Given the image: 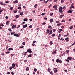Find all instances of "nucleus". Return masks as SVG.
I'll use <instances>...</instances> for the list:
<instances>
[{
  "instance_id": "1",
  "label": "nucleus",
  "mask_w": 75,
  "mask_h": 75,
  "mask_svg": "<svg viewBox=\"0 0 75 75\" xmlns=\"http://www.w3.org/2000/svg\"><path fill=\"white\" fill-rule=\"evenodd\" d=\"M62 10H63V8H62V7H61L59 8V12H60V13H63V11H62Z\"/></svg>"
},
{
  "instance_id": "2",
  "label": "nucleus",
  "mask_w": 75,
  "mask_h": 75,
  "mask_svg": "<svg viewBox=\"0 0 75 75\" xmlns=\"http://www.w3.org/2000/svg\"><path fill=\"white\" fill-rule=\"evenodd\" d=\"M53 70L54 71V73H56V72H58V69L57 68H54L53 69Z\"/></svg>"
},
{
  "instance_id": "3",
  "label": "nucleus",
  "mask_w": 75,
  "mask_h": 75,
  "mask_svg": "<svg viewBox=\"0 0 75 75\" xmlns=\"http://www.w3.org/2000/svg\"><path fill=\"white\" fill-rule=\"evenodd\" d=\"M13 35L14 36H15V37H20V35L17 33L14 34Z\"/></svg>"
},
{
  "instance_id": "4",
  "label": "nucleus",
  "mask_w": 75,
  "mask_h": 75,
  "mask_svg": "<svg viewBox=\"0 0 75 75\" xmlns=\"http://www.w3.org/2000/svg\"><path fill=\"white\" fill-rule=\"evenodd\" d=\"M12 68H14L15 67V64L14 63H13L12 64Z\"/></svg>"
},
{
  "instance_id": "5",
  "label": "nucleus",
  "mask_w": 75,
  "mask_h": 75,
  "mask_svg": "<svg viewBox=\"0 0 75 75\" xmlns=\"http://www.w3.org/2000/svg\"><path fill=\"white\" fill-rule=\"evenodd\" d=\"M52 30H50V33L48 34V35H51V34H52Z\"/></svg>"
},
{
  "instance_id": "6",
  "label": "nucleus",
  "mask_w": 75,
  "mask_h": 75,
  "mask_svg": "<svg viewBox=\"0 0 75 75\" xmlns=\"http://www.w3.org/2000/svg\"><path fill=\"white\" fill-rule=\"evenodd\" d=\"M13 3H14L15 4H16V3H18V0H16L14 1L13 2Z\"/></svg>"
},
{
  "instance_id": "7",
  "label": "nucleus",
  "mask_w": 75,
  "mask_h": 75,
  "mask_svg": "<svg viewBox=\"0 0 75 75\" xmlns=\"http://www.w3.org/2000/svg\"><path fill=\"white\" fill-rule=\"evenodd\" d=\"M27 27V24L24 25L23 26V27L24 28H25V27Z\"/></svg>"
},
{
  "instance_id": "8",
  "label": "nucleus",
  "mask_w": 75,
  "mask_h": 75,
  "mask_svg": "<svg viewBox=\"0 0 75 75\" xmlns=\"http://www.w3.org/2000/svg\"><path fill=\"white\" fill-rule=\"evenodd\" d=\"M53 19H50L49 20V21H50V23H51L52 22H53Z\"/></svg>"
},
{
  "instance_id": "9",
  "label": "nucleus",
  "mask_w": 75,
  "mask_h": 75,
  "mask_svg": "<svg viewBox=\"0 0 75 75\" xmlns=\"http://www.w3.org/2000/svg\"><path fill=\"white\" fill-rule=\"evenodd\" d=\"M67 59L69 60H72V57H68L67 58Z\"/></svg>"
},
{
  "instance_id": "10",
  "label": "nucleus",
  "mask_w": 75,
  "mask_h": 75,
  "mask_svg": "<svg viewBox=\"0 0 75 75\" xmlns=\"http://www.w3.org/2000/svg\"><path fill=\"white\" fill-rule=\"evenodd\" d=\"M67 13H72V11H71V10H69V11H68Z\"/></svg>"
},
{
  "instance_id": "11",
  "label": "nucleus",
  "mask_w": 75,
  "mask_h": 75,
  "mask_svg": "<svg viewBox=\"0 0 75 75\" xmlns=\"http://www.w3.org/2000/svg\"><path fill=\"white\" fill-rule=\"evenodd\" d=\"M8 51H10V50H13V49L12 48H10L8 49Z\"/></svg>"
},
{
  "instance_id": "12",
  "label": "nucleus",
  "mask_w": 75,
  "mask_h": 75,
  "mask_svg": "<svg viewBox=\"0 0 75 75\" xmlns=\"http://www.w3.org/2000/svg\"><path fill=\"white\" fill-rule=\"evenodd\" d=\"M6 24L7 25H8V24H9L8 23H9V21H7V22H6Z\"/></svg>"
},
{
  "instance_id": "13",
  "label": "nucleus",
  "mask_w": 75,
  "mask_h": 75,
  "mask_svg": "<svg viewBox=\"0 0 75 75\" xmlns=\"http://www.w3.org/2000/svg\"><path fill=\"white\" fill-rule=\"evenodd\" d=\"M12 27L13 28H16V25H14L12 26Z\"/></svg>"
},
{
  "instance_id": "14",
  "label": "nucleus",
  "mask_w": 75,
  "mask_h": 75,
  "mask_svg": "<svg viewBox=\"0 0 75 75\" xmlns=\"http://www.w3.org/2000/svg\"><path fill=\"white\" fill-rule=\"evenodd\" d=\"M57 8H58V7L55 6V8H54V10H57Z\"/></svg>"
},
{
  "instance_id": "15",
  "label": "nucleus",
  "mask_w": 75,
  "mask_h": 75,
  "mask_svg": "<svg viewBox=\"0 0 75 75\" xmlns=\"http://www.w3.org/2000/svg\"><path fill=\"white\" fill-rule=\"evenodd\" d=\"M37 6H38V5L37 4H35L34 6V7L35 8H37Z\"/></svg>"
},
{
  "instance_id": "16",
  "label": "nucleus",
  "mask_w": 75,
  "mask_h": 75,
  "mask_svg": "<svg viewBox=\"0 0 75 75\" xmlns=\"http://www.w3.org/2000/svg\"><path fill=\"white\" fill-rule=\"evenodd\" d=\"M15 17L16 18H18L19 17V15H16L15 16Z\"/></svg>"
},
{
  "instance_id": "17",
  "label": "nucleus",
  "mask_w": 75,
  "mask_h": 75,
  "mask_svg": "<svg viewBox=\"0 0 75 75\" xmlns=\"http://www.w3.org/2000/svg\"><path fill=\"white\" fill-rule=\"evenodd\" d=\"M56 62L57 63H58L59 62V59H57L56 60Z\"/></svg>"
},
{
  "instance_id": "18",
  "label": "nucleus",
  "mask_w": 75,
  "mask_h": 75,
  "mask_svg": "<svg viewBox=\"0 0 75 75\" xmlns=\"http://www.w3.org/2000/svg\"><path fill=\"white\" fill-rule=\"evenodd\" d=\"M73 26H71L69 27V28L70 29V30H72V29L73 28Z\"/></svg>"
},
{
  "instance_id": "19",
  "label": "nucleus",
  "mask_w": 75,
  "mask_h": 75,
  "mask_svg": "<svg viewBox=\"0 0 75 75\" xmlns=\"http://www.w3.org/2000/svg\"><path fill=\"white\" fill-rule=\"evenodd\" d=\"M23 20L25 21H27L28 19L27 18L24 19Z\"/></svg>"
},
{
  "instance_id": "20",
  "label": "nucleus",
  "mask_w": 75,
  "mask_h": 75,
  "mask_svg": "<svg viewBox=\"0 0 75 75\" xmlns=\"http://www.w3.org/2000/svg\"><path fill=\"white\" fill-rule=\"evenodd\" d=\"M31 55H32V54H30V55L28 56V57H31Z\"/></svg>"
},
{
  "instance_id": "21",
  "label": "nucleus",
  "mask_w": 75,
  "mask_h": 75,
  "mask_svg": "<svg viewBox=\"0 0 75 75\" xmlns=\"http://www.w3.org/2000/svg\"><path fill=\"white\" fill-rule=\"evenodd\" d=\"M23 12H21L20 13V15L21 16H23Z\"/></svg>"
},
{
  "instance_id": "22",
  "label": "nucleus",
  "mask_w": 75,
  "mask_h": 75,
  "mask_svg": "<svg viewBox=\"0 0 75 75\" xmlns=\"http://www.w3.org/2000/svg\"><path fill=\"white\" fill-rule=\"evenodd\" d=\"M48 72H50L51 71V69L50 68H49L48 69Z\"/></svg>"
},
{
  "instance_id": "23",
  "label": "nucleus",
  "mask_w": 75,
  "mask_h": 75,
  "mask_svg": "<svg viewBox=\"0 0 75 75\" xmlns=\"http://www.w3.org/2000/svg\"><path fill=\"white\" fill-rule=\"evenodd\" d=\"M48 1H49V0H47V1H44V2L45 3H48Z\"/></svg>"
},
{
  "instance_id": "24",
  "label": "nucleus",
  "mask_w": 75,
  "mask_h": 75,
  "mask_svg": "<svg viewBox=\"0 0 75 75\" xmlns=\"http://www.w3.org/2000/svg\"><path fill=\"white\" fill-rule=\"evenodd\" d=\"M61 23L57 24V26H58V27H59V26H60V25H61Z\"/></svg>"
},
{
  "instance_id": "25",
  "label": "nucleus",
  "mask_w": 75,
  "mask_h": 75,
  "mask_svg": "<svg viewBox=\"0 0 75 75\" xmlns=\"http://www.w3.org/2000/svg\"><path fill=\"white\" fill-rule=\"evenodd\" d=\"M50 16H53V13H50Z\"/></svg>"
},
{
  "instance_id": "26",
  "label": "nucleus",
  "mask_w": 75,
  "mask_h": 75,
  "mask_svg": "<svg viewBox=\"0 0 75 75\" xmlns=\"http://www.w3.org/2000/svg\"><path fill=\"white\" fill-rule=\"evenodd\" d=\"M74 8V6H72L71 7L69 8L70 9H72V8Z\"/></svg>"
},
{
  "instance_id": "27",
  "label": "nucleus",
  "mask_w": 75,
  "mask_h": 75,
  "mask_svg": "<svg viewBox=\"0 0 75 75\" xmlns=\"http://www.w3.org/2000/svg\"><path fill=\"white\" fill-rule=\"evenodd\" d=\"M0 4L1 5H4V4L3 3V2H0Z\"/></svg>"
},
{
  "instance_id": "28",
  "label": "nucleus",
  "mask_w": 75,
  "mask_h": 75,
  "mask_svg": "<svg viewBox=\"0 0 75 75\" xmlns=\"http://www.w3.org/2000/svg\"><path fill=\"white\" fill-rule=\"evenodd\" d=\"M50 44L52 45L53 44L52 41H51L50 42Z\"/></svg>"
},
{
  "instance_id": "29",
  "label": "nucleus",
  "mask_w": 75,
  "mask_h": 75,
  "mask_svg": "<svg viewBox=\"0 0 75 75\" xmlns=\"http://www.w3.org/2000/svg\"><path fill=\"white\" fill-rule=\"evenodd\" d=\"M53 32H55V31H56V29H53Z\"/></svg>"
},
{
  "instance_id": "30",
  "label": "nucleus",
  "mask_w": 75,
  "mask_h": 75,
  "mask_svg": "<svg viewBox=\"0 0 75 75\" xmlns=\"http://www.w3.org/2000/svg\"><path fill=\"white\" fill-rule=\"evenodd\" d=\"M50 73L51 75H53V73H52V71H51V72H50Z\"/></svg>"
},
{
  "instance_id": "31",
  "label": "nucleus",
  "mask_w": 75,
  "mask_h": 75,
  "mask_svg": "<svg viewBox=\"0 0 75 75\" xmlns=\"http://www.w3.org/2000/svg\"><path fill=\"white\" fill-rule=\"evenodd\" d=\"M37 70L36 69H34V71L35 72H37Z\"/></svg>"
},
{
  "instance_id": "32",
  "label": "nucleus",
  "mask_w": 75,
  "mask_h": 75,
  "mask_svg": "<svg viewBox=\"0 0 75 75\" xmlns=\"http://www.w3.org/2000/svg\"><path fill=\"white\" fill-rule=\"evenodd\" d=\"M11 74H12V75H14V72H11Z\"/></svg>"
},
{
  "instance_id": "33",
  "label": "nucleus",
  "mask_w": 75,
  "mask_h": 75,
  "mask_svg": "<svg viewBox=\"0 0 75 75\" xmlns=\"http://www.w3.org/2000/svg\"><path fill=\"white\" fill-rule=\"evenodd\" d=\"M12 9H13V7H10V10H12Z\"/></svg>"
},
{
  "instance_id": "34",
  "label": "nucleus",
  "mask_w": 75,
  "mask_h": 75,
  "mask_svg": "<svg viewBox=\"0 0 75 75\" xmlns=\"http://www.w3.org/2000/svg\"><path fill=\"white\" fill-rule=\"evenodd\" d=\"M8 30L9 31H12V30L11 28L8 29Z\"/></svg>"
},
{
  "instance_id": "35",
  "label": "nucleus",
  "mask_w": 75,
  "mask_h": 75,
  "mask_svg": "<svg viewBox=\"0 0 75 75\" xmlns=\"http://www.w3.org/2000/svg\"><path fill=\"white\" fill-rule=\"evenodd\" d=\"M51 6H52V4H50V5L48 7H49V8H50V7H51Z\"/></svg>"
},
{
  "instance_id": "36",
  "label": "nucleus",
  "mask_w": 75,
  "mask_h": 75,
  "mask_svg": "<svg viewBox=\"0 0 75 75\" xmlns=\"http://www.w3.org/2000/svg\"><path fill=\"white\" fill-rule=\"evenodd\" d=\"M61 35L60 34H59V36H58V37H59V38H60V37H61Z\"/></svg>"
},
{
  "instance_id": "37",
  "label": "nucleus",
  "mask_w": 75,
  "mask_h": 75,
  "mask_svg": "<svg viewBox=\"0 0 75 75\" xmlns=\"http://www.w3.org/2000/svg\"><path fill=\"white\" fill-rule=\"evenodd\" d=\"M25 23V22H22V25H24Z\"/></svg>"
},
{
  "instance_id": "38",
  "label": "nucleus",
  "mask_w": 75,
  "mask_h": 75,
  "mask_svg": "<svg viewBox=\"0 0 75 75\" xmlns=\"http://www.w3.org/2000/svg\"><path fill=\"white\" fill-rule=\"evenodd\" d=\"M22 44L23 45H25V42H23L22 43Z\"/></svg>"
},
{
  "instance_id": "39",
  "label": "nucleus",
  "mask_w": 75,
  "mask_h": 75,
  "mask_svg": "<svg viewBox=\"0 0 75 75\" xmlns=\"http://www.w3.org/2000/svg\"><path fill=\"white\" fill-rule=\"evenodd\" d=\"M0 26H1L2 27H3L4 26V25L3 24H1L0 25Z\"/></svg>"
},
{
  "instance_id": "40",
  "label": "nucleus",
  "mask_w": 75,
  "mask_h": 75,
  "mask_svg": "<svg viewBox=\"0 0 75 75\" xmlns=\"http://www.w3.org/2000/svg\"><path fill=\"white\" fill-rule=\"evenodd\" d=\"M26 70H27V71H28V70H29V68H26Z\"/></svg>"
},
{
  "instance_id": "41",
  "label": "nucleus",
  "mask_w": 75,
  "mask_h": 75,
  "mask_svg": "<svg viewBox=\"0 0 75 75\" xmlns=\"http://www.w3.org/2000/svg\"><path fill=\"white\" fill-rule=\"evenodd\" d=\"M52 37H54V36H55V34H52Z\"/></svg>"
},
{
  "instance_id": "42",
  "label": "nucleus",
  "mask_w": 75,
  "mask_h": 75,
  "mask_svg": "<svg viewBox=\"0 0 75 75\" xmlns=\"http://www.w3.org/2000/svg\"><path fill=\"white\" fill-rule=\"evenodd\" d=\"M20 48H24V46H23L21 47H20Z\"/></svg>"
},
{
  "instance_id": "43",
  "label": "nucleus",
  "mask_w": 75,
  "mask_h": 75,
  "mask_svg": "<svg viewBox=\"0 0 75 75\" xmlns=\"http://www.w3.org/2000/svg\"><path fill=\"white\" fill-rule=\"evenodd\" d=\"M45 24H46V23L44 22L42 23V25H45Z\"/></svg>"
},
{
  "instance_id": "44",
  "label": "nucleus",
  "mask_w": 75,
  "mask_h": 75,
  "mask_svg": "<svg viewBox=\"0 0 75 75\" xmlns=\"http://www.w3.org/2000/svg\"><path fill=\"white\" fill-rule=\"evenodd\" d=\"M10 34L11 35H13V34H14V33L13 32H11Z\"/></svg>"
},
{
  "instance_id": "45",
  "label": "nucleus",
  "mask_w": 75,
  "mask_h": 75,
  "mask_svg": "<svg viewBox=\"0 0 75 75\" xmlns=\"http://www.w3.org/2000/svg\"><path fill=\"white\" fill-rule=\"evenodd\" d=\"M66 21L65 20H63L62 21V22H65Z\"/></svg>"
},
{
  "instance_id": "46",
  "label": "nucleus",
  "mask_w": 75,
  "mask_h": 75,
  "mask_svg": "<svg viewBox=\"0 0 75 75\" xmlns=\"http://www.w3.org/2000/svg\"><path fill=\"white\" fill-rule=\"evenodd\" d=\"M64 2V0H61V3H62Z\"/></svg>"
},
{
  "instance_id": "47",
  "label": "nucleus",
  "mask_w": 75,
  "mask_h": 75,
  "mask_svg": "<svg viewBox=\"0 0 75 75\" xmlns=\"http://www.w3.org/2000/svg\"><path fill=\"white\" fill-rule=\"evenodd\" d=\"M68 39H69V38H68V37H67V38H65V40H68Z\"/></svg>"
},
{
  "instance_id": "48",
  "label": "nucleus",
  "mask_w": 75,
  "mask_h": 75,
  "mask_svg": "<svg viewBox=\"0 0 75 75\" xmlns=\"http://www.w3.org/2000/svg\"><path fill=\"white\" fill-rule=\"evenodd\" d=\"M32 12H33V13H35V10H33L32 11Z\"/></svg>"
},
{
  "instance_id": "49",
  "label": "nucleus",
  "mask_w": 75,
  "mask_h": 75,
  "mask_svg": "<svg viewBox=\"0 0 75 75\" xmlns=\"http://www.w3.org/2000/svg\"><path fill=\"white\" fill-rule=\"evenodd\" d=\"M27 60H25L24 61V62L25 63H26L27 62Z\"/></svg>"
},
{
  "instance_id": "50",
  "label": "nucleus",
  "mask_w": 75,
  "mask_h": 75,
  "mask_svg": "<svg viewBox=\"0 0 75 75\" xmlns=\"http://www.w3.org/2000/svg\"><path fill=\"white\" fill-rule=\"evenodd\" d=\"M12 69V67H10L9 68V69L10 70H11Z\"/></svg>"
},
{
  "instance_id": "51",
  "label": "nucleus",
  "mask_w": 75,
  "mask_h": 75,
  "mask_svg": "<svg viewBox=\"0 0 75 75\" xmlns=\"http://www.w3.org/2000/svg\"><path fill=\"white\" fill-rule=\"evenodd\" d=\"M21 7H19L18 8V9H21Z\"/></svg>"
},
{
  "instance_id": "52",
  "label": "nucleus",
  "mask_w": 75,
  "mask_h": 75,
  "mask_svg": "<svg viewBox=\"0 0 75 75\" xmlns=\"http://www.w3.org/2000/svg\"><path fill=\"white\" fill-rule=\"evenodd\" d=\"M44 18L45 20H47V18L45 17Z\"/></svg>"
},
{
  "instance_id": "53",
  "label": "nucleus",
  "mask_w": 75,
  "mask_h": 75,
  "mask_svg": "<svg viewBox=\"0 0 75 75\" xmlns=\"http://www.w3.org/2000/svg\"><path fill=\"white\" fill-rule=\"evenodd\" d=\"M10 74V72H8L7 73V75H9Z\"/></svg>"
},
{
  "instance_id": "54",
  "label": "nucleus",
  "mask_w": 75,
  "mask_h": 75,
  "mask_svg": "<svg viewBox=\"0 0 75 75\" xmlns=\"http://www.w3.org/2000/svg\"><path fill=\"white\" fill-rule=\"evenodd\" d=\"M29 28H32V25H30L29 26Z\"/></svg>"
},
{
  "instance_id": "55",
  "label": "nucleus",
  "mask_w": 75,
  "mask_h": 75,
  "mask_svg": "<svg viewBox=\"0 0 75 75\" xmlns=\"http://www.w3.org/2000/svg\"><path fill=\"white\" fill-rule=\"evenodd\" d=\"M5 18L6 19H8V16H6Z\"/></svg>"
},
{
  "instance_id": "56",
  "label": "nucleus",
  "mask_w": 75,
  "mask_h": 75,
  "mask_svg": "<svg viewBox=\"0 0 75 75\" xmlns=\"http://www.w3.org/2000/svg\"><path fill=\"white\" fill-rule=\"evenodd\" d=\"M10 52L9 51H7L6 52V53L7 54H9V53H10Z\"/></svg>"
},
{
  "instance_id": "57",
  "label": "nucleus",
  "mask_w": 75,
  "mask_h": 75,
  "mask_svg": "<svg viewBox=\"0 0 75 75\" xmlns=\"http://www.w3.org/2000/svg\"><path fill=\"white\" fill-rule=\"evenodd\" d=\"M49 31H50V30L49 29H47L46 30L47 32H49Z\"/></svg>"
},
{
  "instance_id": "58",
  "label": "nucleus",
  "mask_w": 75,
  "mask_h": 75,
  "mask_svg": "<svg viewBox=\"0 0 75 75\" xmlns=\"http://www.w3.org/2000/svg\"><path fill=\"white\" fill-rule=\"evenodd\" d=\"M59 30L60 31H63V30L61 29H60Z\"/></svg>"
},
{
  "instance_id": "59",
  "label": "nucleus",
  "mask_w": 75,
  "mask_h": 75,
  "mask_svg": "<svg viewBox=\"0 0 75 75\" xmlns=\"http://www.w3.org/2000/svg\"><path fill=\"white\" fill-rule=\"evenodd\" d=\"M20 27V25H19L18 27H17V28H19Z\"/></svg>"
},
{
  "instance_id": "60",
  "label": "nucleus",
  "mask_w": 75,
  "mask_h": 75,
  "mask_svg": "<svg viewBox=\"0 0 75 75\" xmlns=\"http://www.w3.org/2000/svg\"><path fill=\"white\" fill-rule=\"evenodd\" d=\"M63 9H66V8L64 6L63 7Z\"/></svg>"
},
{
  "instance_id": "61",
  "label": "nucleus",
  "mask_w": 75,
  "mask_h": 75,
  "mask_svg": "<svg viewBox=\"0 0 75 75\" xmlns=\"http://www.w3.org/2000/svg\"><path fill=\"white\" fill-rule=\"evenodd\" d=\"M64 40V39H63V38H61L60 40H61V41H63Z\"/></svg>"
},
{
  "instance_id": "62",
  "label": "nucleus",
  "mask_w": 75,
  "mask_h": 75,
  "mask_svg": "<svg viewBox=\"0 0 75 75\" xmlns=\"http://www.w3.org/2000/svg\"><path fill=\"white\" fill-rule=\"evenodd\" d=\"M64 28V26H62L61 27V28L63 29Z\"/></svg>"
},
{
  "instance_id": "63",
  "label": "nucleus",
  "mask_w": 75,
  "mask_h": 75,
  "mask_svg": "<svg viewBox=\"0 0 75 75\" xmlns=\"http://www.w3.org/2000/svg\"><path fill=\"white\" fill-rule=\"evenodd\" d=\"M15 65H16V67H18V65H17V63H16L15 64Z\"/></svg>"
},
{
  "instance_id": "64",
  "label": "nucleus",
  "mask_w": 75,
  "mask_h": 75,
  "mask_svg": "<svg viewBox=\"0 0 75 75\" xmlns=\"http://www.w3.org/2000/svg\"><path fill=\"white\" fill-rule=\"evenodd\" d=\"M28 50H29V52L30 51H31V49H28Z\"/></svg>"
}]
</instances>
